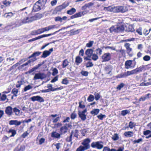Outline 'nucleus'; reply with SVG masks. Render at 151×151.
Segmentation results:
<instances>
[{"label": "nucleus", "instance_id": "f257e3e1", "mask_svg": "<svg viewBox=\"0 0 151 151\" xmlns=\"http://www.w3.org/2000/svg\"><path fill=\"white\" fill-rule=\"evenodd\" d=\"M46 1L47 0H39L34 4L32 11L36 12L40 10L45 6Z\"/></svg>", "mask_w": 151, "mask_h": 151}, {"label": "nucleus", "instance_id": "f03ea898", "mask_svg": "<svg viewBox=\"0 0 151 151\" xmlns=\"http://www.w3.org/2000/svg\"><path fill=\"white\" fill-rule=\"evenodd\" d=\"M91 142V139L89 138L83 140L81 144L83 146H80L76 150V151H83L88 149L90 147L89 143Z\"/></svg>", "mask_w": 151, "mask_h": 151}, {"label": "nucleus", "instance_id": "7ed1b4c3", "mask_svg": "<svg viewBox=\"0 0 151 151\" xmlns=\"http://www.w3.org/2000/svg\"><path fill=\"white\" fill-rule=\"evenodd\" d=\"M124 26L120 25V26H112L109 28V30L111 33L114 32H122L124 30Z\"/></svg>", "mask_w": 151, "mask_h": 151}, {"label": "nucleus", "instance_id": "20e7f679", "mask_svg": "<svg viewBox=\"0 0 151 151\" xmlns=\"http://www.w3.org/2000/svg\"><path fill=\"white\" fill-rule=\"evenodd\" d=\"M103 142L101 141L93 142L91 144V147L93 148H96L99 150L102 149L104 146Z\"/></svg>", "mask_w": 151, "mask_h": 151}, {"label": "nucleus", "instance_id": "39448f33", "mask_svg": "<svg viewBox=\"0 0 151 151\" xmlns=\"http://www.w3.org/2000/svg\"><path fill=\"white\" fill-rule=\"evenodd\" d=\"M87 111L86 109H85L82 111H81L80 110L78 111V114L79 115V117L83 121H85L86 119V115L85 114V113L87 112Z\"/></svg>", "mask_w": 151, "mask_h": 151}, {"label": "nucleus", "instance_id": "423d86ee", "mask_svg": "<svg viewBox=\"0 0 151 151\" xmlns=\"http://www.w3.org/2000/svg\"><path fill=\"white\" fill-rule=\"evenodd\" d=\"M111 54L109 52L104 53L101 56L102 62H107L111 59Z\"/></svg>", "mask_w": 151, "mask_h": 151}, {"label": "nucleus", "instance_id": "0eeeda50", "mask_svg": "<svg viewBox=\"0 0 151 151\" xmlns=\"http://www.w3.org/2000/svg\"><path fill=\"white\" fill-rule=\"evenodd\" d=\"M115 12L124 13L126 12L127 9L125 6H119L115 7Z\"/></svg>", "mask_w": 151, "mask_h": 151}, {"label": "nucleus", "instance_id": "6e6552de", "mask_svg": "<svg viewBox=\"0 0 151 151\" xmlns=\"http://www.w3.org/2000/svg\"><path fill=\"white\" fill-rule=\"evenodd\" d=\"M46 77V75L43 73H36L33 78V80H35L39 79L42 80Z\"/></svg>", "mask_w": 151, "mask_h": 151}, {"label": "nucleus", "instance_id": "1a4fd4ad", "mask_svg": "<svg viewBox=\"0 0 151 151\" xmlns=\"http://www.w3.org/2000/svg\"><path fill=\"white\" fill-rule=\"evenodd\" d=\"M132 75V74L131 71H127L126 72H124L118 75L117 76V78H125Z\"/></svg>", "mask_w": 151, "mask_h": 151}, {"label": "nucleus", "instance_id": "9d476101", "mask_svg": "<svg viewBox=\"0 0 151 151\" xmlns=\"http://www.w3.org/2000/svg\"><path fill=\"white\" fill-rule=\"evenodd\" d=\"M31 99L32 101H37L40 102H43L44 101V99L42 97L39 96H33L31 97Z\"/></svg>", "mask_w": 151, "mask_h": 151}, {"label": "nucleus", "instance_id": "9b49d317", "mask_svg": "<svg viewBox=\"0 0 151 151\" xmlns=\"http://www.w3.org/2000/svg\"><path fill=\"white\" fill-rule=\"evenodd\" d=\"M145 68V66L144 65L140 66L131 71L132 74H137L138 73L142 72Z\"/></svg>", "mask_w": 151, "mask_h": 151}, {"label": "nucleus", "instance_id": "f8f14e48", "mask_svg": "<svg viewBox=\"0 0 151 151\" xmlns=\"http://www.w3.org/2000/svg\"><path fill=\"white\" fill-rule=\"evenodd\" d=\"M5 112L9 117L11 116L13 114V109L11 106H8L5 109Z\"/></svg>", "mask_w": 151, "mask_h": 151}, {"label": "nucleus", "instance_id": "ddd939ff", "mask_svg": "<svg viewBox=\"0 0 151 151\" xmlns=\"http://www.w3.org/2000/svg\"><path fill=\"white\" fill-rule=\"evenodd\" d=\"M68 4L67 5L64 3L61 5H59L55 9V11L56 13L60 12L62 9H65L66 7L68 6Z\"/></svg>", "mask_w": 151, "mask_h": 151}, {"label": "nucleus", "instance_id": "4468645a", "mask_svg": "<svg viewBox=\"0 0 151 151\" xmlns=\"http://www.w3.org/2000/svg\"><path fill=\"white\" fill-rule=\"evenodd\" d=\"M130 45L129 43H126L124 44V46L126 47L127 49V53L131 57L133 55L132 54L130 53V52L132 50V48H130Z\"/></svg>", "mask_w": 151, "mask_h": 151}, {"label": "nucleus", "instance_id": "2eb2a0df", "mask_svg": "<svg viewBox=\"0 0 151 151\" xmlns=\"http://www.w3.org/2000/svg\"><path fill=\"white\" fill-rule=\"evenodd\" d=\"M115 6L113 5L109 6L108 7H105L104 8V10L106 11H109L115 12Z\"/></svg>", "mask_w": 151, "mask_h": 151}, {"label": "nucleus", "instance_id": "dca6fc26", "mask_svg": "<svg viewBox=\"0 0 151 151\" xmlns=\"http://www.w3.org/2000/svg\"><path fill=\"white\" fill-rule=\"evenodd\" d=\"M61 30V29H60L58 31H56L52 33H50V34H48L38 36V37H36V40H38V39H41V38H43V37L49 36H50L54 35V34H55V33H56L59 32Z\"/></svg>", "mask_w": 151, "mask_h": 151}, {"label": "nucleus", "instance_id": "f3484780", "mask_svg": "<svg viewBox=\"0 0 151 151\" xmlns=\"http://www.w3.org/2000/svg\"><path fill=\"white\" fill-rule=\"evenodd\" d=\"M61 134L58 133L56 131H53L51 134V137H52L59 139L61 137Z\"/></svg>", "mask_w": 151, "mask_h": 151}, {"label": "nucleus", "instance_id": "a211bd4d", "mask_svg": "<svg viewBox=\"0 0 151 151\" xmlns=\"http://www.w3.org/2000/svg\"><path fill=\"white\" fill-rule=\"evenodd\" d=\"M85 14V12H79L78 13H76L75 14L72 15L70 17L71 19H73L75 18L80 17H81L82 15H84Z\"/></svg>", "mask_w": 151, "mask_h": 151}, {"label": "nucleus", "instance_id": "6ab92c4d", "mask_svg": "<svg viewBox=\"0 0 151 151\" xmlns=\"http://www.w3.org/2000/svg\"><path fill=\"white\" fill-rule=\"evenodd\" d=\"M21 124V122L18 121L17 120H11L9 121V124L12 125H15L16 126H19Z\"/></svg>", "mask_w": 151, "mask_h": 151}, {"label": "nucleus", "instance_id": "aec40b11", "mask_svg": "<svg viewBox=\"0 0 151 151\" xmlns=\"http://www.w3.org/2000/svg\"><path fill=\"white\" fill-rule=\"evenodd\" d=\"M25 83V81L24 79L21 78L18 81L16 84V87L17 88H20L21 85Z\"/></svg>", "mask_w": 151, "mask_h": 151}, {"label": "nucleus", "instance_id": "412c9836", "mask_svg": "<svg viewBox=\"0 0 151 151\" xmlns=\"http://www.w3.org/2000/svg\"><path fill=\"white\" fill-rule=\"evenodd\" d=\"M42 33H43V32L42 28L41 29H39L37 30L32 31L31 32V34L32 35H35L40 34Z\"/></svg>", "mask_w": 151, "mask_h": 151}, {"label": "nucleus", "instance_id": "4be33fe9", "mask_svg": "<svg viewBox=\"0 0 151 151\" xmlns=\"http://www.w3.org/2000/svg\"><path fill=\"white\" fill-rule=\"evenodd\" d=\"M93 50L92 49H88L85 51V54L88 57L91 58L93 54Z\"/></svg>", "mask_w": 151, "mask_h": 151}, {"label": "nucleus", "instance_id": "5701e85b", "mask_svg": "<svg viewBox=\"0 0 151 151\" xmlns=\"http://www.w3.org/2000/svg\"><path fill=\"white\" fill-rule=\"evenodd\" d=\"M68 128L66 126L62 127L60 129V133L61 134H64L67 132Z\"/></svg>", "mask_w": 151, "mask_h": 151}, {"label": "nucleus", "instance_id": "b1692460", "mask_svg": "<svg viewBox=\"0 0 151 151\" xmlns=\"http://www.w3.org/2000/svg\"><path fill=\"white\" fill-rule=\"evenodd\" d=\"M132 60H127L126 61L125 63V68L126 69H128L131 67L132 63Z\"/></svg>", "mask_w": 151, "mask_h": 151}, {"label": "nucleus", "instance_id": "393cba45", "mask_svg": "<svg viewBox=\"0 0 151 151\" xmlns=\"http://www.w3.org/2000/svg\"><path fill=\"white\" fill-rule=\"evenodd\" d=\"M44 63V61L42 63V64H39L37 65L36 66L31 70H29V73H31L32 72L34 71L35 70L37 69L39 67L41 66Z\"/></svg>", "mask_w": 151, "mask_h": 151}, {"label": "nucleus", "instance_id": "a878e982", "mask_svg": "<svg viewBox=\"0 0 151 151\" xmlns=\"http://www.w3.org/2000/svg\"><path fill=\"white\" fill-rule=\"evenodd\" d=\"M134 133L132 131L126 132L124 133V136L127 137H131L133 135Z\"/></svg>", "mask_w": 151, "mask_h": 151}, {"label": "nucleus", "instance_id": "bb28decb", "mask_svg": "<svg viewBox=\"0 0 151 151\" xmlns=\"http://www.w3.org/2000/svg\"><path fill=\"white\" fill-rule=\"evenodd\" d=\"M42 52L39 51L35 52H34L28 58L29 59L33 57H36L39 56L41 53Z\"/></svg>", "mask_w": 151, "mask_h": 151}, {"label": "nucleus", "instance_id": "cd10ccee", "mask_svg": "<svg viewBox=\"0 0 151 151\" xmlns=\"http://www.w3.org/2000/svg\"><path fill=\"white\" fill-rule=\"evenodd\" d=\"M50 53L51 52L49 51L45 50L43 52L42 55L41 56V57L46 58L47 56H49Z\"/></svg>", "mask_w": 151, "mask_h": 151}, {"label": "nucleus", "instance_id": "c85d7f7f", "mask_svg": "<svg viewBox=\"0 0 151 151\" xmlns=\"http://www.w3.org/2000/svg\"><path fill=\"white\" fill-rule=\"evenodd\" d=\"M25 148L24 146H18L14 151H23Z\"/></svg>", "mask_w": 151, "mask_h": 151}, {"label": "nucleus", "instance_id": "c756f323", "mask_svg": "<svg viewBox=\"0 0 151 151\" xmlns=\"http://www.w3.org/2000/svg\"><path fill=\"white\" fill-rule=\"evenodd\" d=\"M69 63V62L68 61L67 59L64 60L63 61V63L62 64V68H64L68 66Z\"/></svg>", "mask_w": 151, "mask_h": 151}, {"label": "nucleus", "instance_id": "7c9ffc66", "mask_svg": "<svg viewBox=\"0 0 151 151\" xmlns=\"http://www.w3.org/2000/svg\"><path fill=\"white\" fill-rule=\"evenodd\" d=\"M93 5V3L92 2H90L86 4L84 6H83L82 7V9H85L87 8H89L90 7L92 6Z\"/></svg>", "mask_w": 151, "mask_h": 151}, {"label": "nucleus", "instance_id": "2f4dec72", "mask_svg": "<svg viewBox=\"0 0 151 151\" xmlns=\"http://www.w3.org/2000/svg\"><path fill=\"white\" fill-rule=\"evenodd\" d=\"M126 31L128 32H133L134 31V29L132 25H129L126 27Z\"/></svg>", "mask_w": 151, "mask_h": 151}, {"label": "nucleus", "instance_id": "473e14b6", "mask_svg": "<svg viewBox=\"0 0 151 151\" xmlns=\"http://www.w3.org/2000/svg\"><path fill=\"white\" fill-rule=\"evenodd\" d=\"M13 110L16 116H19L20 113V110L17 107H14L13 109Z\"/></svg>", "mask_w": 151, "mask_h": 151}, {"label": "nucleus", "instance_id": "72a5a7b5", "mask_svg": "<svg viewBox=\"0 0 151 151\" xmlns=\"http://www.w3.org/2000/svg\"><path fill=\"white\" fill-rule=\"evenodd\" d=\"M99 112V110L98 109H94L91 111V114L94 115L97 114Z\"/></svg>", "mask_w": 151, "mask_h": 151}, {"label": "nucleus", "instance_id": "f704fd0d", "mask_svg": "<svg viewBox=\"0 0 151 151\" xmlns=\"http://www.w3.org/2000/svg\"><path fill=\"white\" fill-rule=\"evenodd\" d=\"M76 12V9L74 8H72L70 9L67 11V13L70 15L73 14Z\"/></svg>", "mask_w": 151, "mask_h": 151}, {"label": "nucleus", "instance_id": "c9c22d12", "mask_svg": "<svg viewBox=\"0 0 151 151\" xmlns=\"http://www.w3.org/2000/svg\"><path fill=\"white\" fill-rule=\"evenodd\" d=\"M149 77H150L149 76L147 75V73H145L143 74V80L144 82H146L147 81V79Z\"/></svg>", "mask_w": 151, "mask_h": 151}, {"label": "nucleus", "instance_id": "e433bc0d", "mask_svg": "<svg viewBox=\"0 0 151 151\" xmlns=\"http://www.w3.org/2000/svg\"><path fill=\"white\" fill-rule=\"evenodd\" d=\"M91 59L94 61H96L99 58L97 55L95 54H93L91 56Z\"/></svg>", "mask_w": 151, "mask_h": 151}, {"label": "nucleus", "instance_id": "4c0bfd02", "mask_svg": "<svg viewBox=\"0 0 151 151\" xmlns=\"http://www.w3.org/2000/svg\"><path fill=\"white\" fill-rule=\"evenodd\" d=\"M29 18L28 17H27L24 18L22 21V22L23 23H30Z\"/></svg>", "mask_w": 151, "mask_h": 151}, {"label": "nucleus", "instance_id": "58836bf2", "mask_svg": "<svg viewBox=\"0 0 151 151\" xmlns=\"http://www.w3.org/2000/svg\"><path fill=\"white\" fill-rule=\"evenodd\" d=\"M119 137L118 136V134L117 133H115L112 137V139L114 141H116L119 139Z\"/></svg>", "mask_w": 151, "mask_h": 151}, {"label": "nucleus", "instance_id": "ea45409f", "mask_svg": "<svg viewBox=\"0 0 151 151\" xmlns=\"http://www.w3.org/2000/svg\"><path fill=\"white\" fill-rule=\"evenodd\" d=\"M95 51L97 55H101L102 53V50L99 48H98L95 50Z\"/></svg>", "mask_w": 151, "mask_h": 151}, {"label": "nucleus", "instance_id": "a19ab883", "mask_svg": "<svg viewBox=\"0 0 151 151\" xmlns=\"http://www.w3.org/2000/svg\"><path fill=\"white\" fill-rule=\"evenodd\" d=\"M82 61V59L79 56H77L76 58L75 62L77 63H80Z\"/></svg>", "mask_w": 151, "mask_h": 151}, {"label": "nucleus", "instance_id": "79ce46f5", "mask_svg": "<svg viewBox=\"0 0 151 151\" xmlns=\"http://www.w3.org/2000/svg\"><path fill=\"white\" fill-rule=\"evenodd\" d=\"M18 92V90L16 88H14L12 89V93L14 94V96H17V94Z\"/></svg>", "mask_w": 151, "mask_h": 151}, {"label": "nucleus", "instance_id": "37998d69", "mask_svg": "<svg viewBox=\"0 0 151 151\" xmlns=\"http://www.w3.org/2000/svg\"><path fill=\"white\" fill-rule=\"evenodd\" d=\"M106 117L105 115L102 114H100L97 116L98 118L100 120H102L104 118H105Z\"/></svg>", "mask_w": 151, "mask_h": 151}, {"label": "nucleus", "instance_id": "c03bdc74", "mask_svg": "<svg viewBox=\"0 0 151 151\" xmlns=\"http://www.w3.org/2000/svg\"><path fill=\"white\" fill-rule=\"evenodd\" d=\"M32 88V86L30 85H28L25 87L24 88V91L25 92L27 91V90L31 89Z\"/></svg>", "mask_w": 151, "mask_h": 151}, {"label": "nucleus", "instance_id": "a18cd8bd", "mask_svg": "<svg viewBox=\"0 0 151 151\" xmlns=\"http://www.w3.org/2000/svg\"><path fill=\"white\" fill-rule=\"evenodd\" d=\"M94 99V96L93 95L90 94L88 97L87 100L89 102H91L93 101Z\"/></svg>", "mask_w": 151, "mask_h": 151}, {"label": "nucleus", "instance_id": "49530a36", "mask_svg": "<svg viewBox=\"0 0 151 151\" xmlns=\"http://www.w3.org/2000/svg\"><path fill=\"white\" fill-rule=\"evenodd\" d=\"M9 133H12V135L10 136V137H13L16 134V131L12 129H10L9 130Z\"/></svg>", "mask_w": 151, "mask_h": 151}, {"label": "nucleus", "instance_id": "de8ad7c7", "mask_svg": "<svg viewBox=\"0 0 151 151\" xmlns=\"http://www.w3.org/2000/svg\"><path fill=\"white\" fill-rule=\"evenodd\" d=\"M83 103V102L82 101L79 102V107L81 109H84L85 107V105Z\"/></svg>", "mask_w": 151, "mask_h": 151}, {"label": "nucleus", "instance_id": "09e8293b", "mask_svg": "<svg viewBox=\"0 0 151 151\" xmlns=\"http://www.w3.org/2000/svg\"><path fill=\"white\" fill-rule=\"evenodd\" d=\"M129 112V111L127 110H122L121 111V115L123 116H124Z\"/></svg>", "mask_w": 151, "mask_h": 151}, {"label": "nucleus", "instance_id": "8fccbe9b", "mask_svg": "<svg viewBox=\"0 0 151 151\" xmlns=\"http://www.w3.org/2000/svg\"><path fill=\"white\" fill-rule=\"evenodd\" d=\"M77 115L74 112L72 113L70 115V118L72 119H74L76 118Z\"/></svg>", "mask_w": 151, "mask_h": 151}, {"label": "nucleus", "instance_id": "3c124183", "mask_svg": "<svg viewBox=\"0 0 151 151\" xmlns=\"http://www.w3.org/2000/svg\"><path fill=\"white\" fill-rule=\"evenodd\" d=\"M53 72L52 73V75L53 76H55V75L58 74V72L57 69L55 68H54L52 70Z\"/></svg>", "mask_w": 151, "mask_h": 151}, {"label": "nucleus", "instance_id": "603ef678", "mask_svg": "<svg viewBox=\"0 0 151 151\" xmlns=\"http://www.w3.org/2000/svg\"><path fill=\"white\" fill-rule=\"evenodd\" d=\"M93 43L94 41H90L88 43L86 44V46L88 47H91L92 46Z\"/></svg>", "mask_w": 151, "mask_h": 151}, {"label": "nucleus", "instance_id": "864d4df0", "mask_svg": "<svg viewBox=\"0 0 151 151\" xmlns=\"http://www.w3.org/2000/svg\"><path fill=\"white\" fill-rule=\"evenodd\" d=\"M124 84L123 83H121L119 85L116 87L117 89L120 90L124 86Z\"/></svg>", "mask_w": 151, "mask_h": 151}, {"label": "nucleus", "instance_id": "5fc2aeb1", "mask_svg": "<svg viewBox=\"0 0 151 151\" xmlns=\"http://www.w3.org/2000/svg\"><path fill=\"white\" fill-rule=\"evenodd\" d=\"M94 95L95 98V99L96 101L98 100L100 98V96L99 93L95 92Z\"/></svg>", "mask_w": 151, "mask_h": 151}, {"label": "nucleus", "instance_id": "6e6d98bb", "mask_svg": "<svg viewBox=\"0 0 151 151\" xmlns=\"http://www.w3.org/2000/svg\"><path fill=\"white\" fill-rule=\"evenodd\" d=\"M93 66V64L92 62L89 61L86 65V68H88L90 67H92Z\"/></svg>", "mask_w": 151, "mask_h": 151}, {"label": "nucleus", "instance_id": "4d7b16f0", "mask_svg": "<svg viewBox=\"0 0 151 151\" xmlns=\"http://www.w3.org/2000/svg\"><path fill=\"white\" fill-rule=\"evenodd\" d=\"M29 18L30 21V22H32L33 21L37 19V17L36 16H35Z\"/></svg>", "mask_w": 151, "mask_h": 151}, {"label": "nucleus", "instance_id": "13d9d810", "mask_svg": "<svg viewBox=\"0 0 151 151\" xmlns=\"http://www.w3.org/2000/svg\"><path fill=\"white\" fill-rule=\"evenodd\" d=\"M143 59L145 61H147L150 60V57L149 56L145 55L143 57Z\"/></svg>", "mask_w": 151, "mask_h": 151}, {"label": "nucleus", "instance_id": "bf43d9fd", "mask_svg": "<svg viewBox=\"0 0 151 151\" xmlns=\"http://www.w3.org/2000/svg\"><path fill=\"white\" fill-rule=\"evenodd\" d=\"M81 73L83 76H86L88 75V73L86 71L82 70Z\"/></svg>", "mask_w": 151, "mask_h": 151}, {"label": "nucleus", "instance_id": "052dcab7", "mask_svg": "<svg viewBox=\"0 0 151 151\" xmlns=\"http://www.w3.org/2000/svg\"><path fill=\"white\" fill-rule=\"evenodd\" d=\"M129 127L131 129H132L134 127V123L132 121L130 122L129 123Z\"/></svg>", "mask_w": 151, "mask_h": 151}, {"label": "nucleus", "instance_id": "680f3d73", "mask_svg": "<svg viewBox=\"0 0 151 151\" xmlns=\"http://www.w3.org/2000/svg\"><path fill=\"white\" fill-rule=\"evenodd\" d=\"M58 76L57 75L51 81V83H54L58 80Z\"/></svg>", "mask_w": 151, "mask_h": 151}, {"label": "nucleus", "instance_id": "e2e57ef3", "mask_svg": "<svg viewBox=\"0 0 151 151\" xmlns=\"http://www.w3.org/2000/svg\"><path fill=\"white\" fill-rule=\"evenodd\" d=\"M78 30H77L76 31H74L73 30H70V33L72 35H74L77 34L78 33Z\"/></svg>", "mask_w": 151, "mask_h": 151}, {"label": "nucleus", "instance_id": "0e129e2a", "mask_svg": "<svg viewBox=\"0 0 151 151\" xmlns=\"http://www.w3.org/2000/svg\"><path fill=\"white\" fill-rule=\"evenodd\" d=\"M6 14H7V15L6 16V18L8 17H12L13 15V14L11 12L6 13L5 14V15Z\"/></svg>", "mask_w": 151, "mask_h": 151}, {"label": "nucleus", "instance_id": "69168bd1", "mask_svg": "<svg viewBox=\"0 0 151 151\" xmlns=\"http://www.w3.org/2000/svg\"><path fill=\"white\" fill-rule=\"evenodd\" d=\"M55 20L56 21H59L60 22H62V19L60 17L58 16L55 17Z\"/></svg>", "mask_w": 151, "mask_h": 151}, {"label": "nucleus", "instance_id": "338daca9", "mask_svg": "<svg viewBox=\"0 0 151 151\" xmlns=\"http://www.w3.org/2000/svg\"><path fill=\"white\" fill-rule=\"evenodd\" d=\"M151 131L150 130H147L143 132V134L145 135H147L150 134Z\"/></svg>", "mask_w": 151, "mask_h": 151}, {"label": "nucleus", "instance_id": "774afa93", "mask_svg": "<svg viewBox=\"0 0 151 151\" xmlns=\"http://www.w3.org/2000/svg\"><path fill=\"white\" fill-rule=\"evenodd\" d=\"M62 83L63 84L66 85L68 83V81L66 78H65L63 80Z\"/></svg>", "mask_w": 151, "mask_h": 151}]
</instances>
